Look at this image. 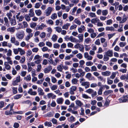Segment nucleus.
<instances>
[{"label": "nucleus", "instance_id": "nucleus-48", "mask_svg": "<svg viewBox=\"0 0 128 128\" xmlns=\"http://www.w3.org/2000/svg\"><path fill=\"white\" fill-rule=\"evenodd\" d=\"M103 87H100L98 91V93L99 95H101L102 94Z\"/></svg>", "mask_w": 128, "mask_h": 128}, {"label": "nucleus", "instance_id": "nucleus-63", "mask_svg": "<svg viewBox=\"0 0 128 128\" xmlns=\"http://www.w3.org/2000/svg\"><path fill=\"white\" fill-rule=\"evenodd\" d=\"M97 70L96 67L94 66H92L91 67V70L92 72H95Z\"/></svg>", "mask_w": 128, "mask_h": 128}, {"label": "nucleus", "instance_id": "nucleus-49", "mask_svg": "<svg viewBox=\"0 0 128 128\" xmlns=\"http://www.w3.org/2000/svg\"><path fill=\"white\" fill-rule=\"evenodd\" d=\"M22 95L21 94H18L14 96V98L15 100L21 98Z\"/></svg>", "mask_w": 128, "mask_h": 128}, {"label": "nucleus", "instance_id": "nucleus-41", "mask_svg": "<svg viewBox=\"0 0 128 128\" xmlns=\"http://www.w3.org/2000/svg\"><path fill=\"white\" fill-rule=\"evenodd\" d=\"M113 91L112 90H109L106 91L104 92V95L105 96H107L108 95L112 93Z\"/></svg>", "mask_w": 128, "mask_h": 128}, {"label": "nucleus", "instance_id": "nucleus-60", "mask_svg": "<svg viewBox=\"0 0 128 128\" xmlns=\"http://www.w3.org/2000/svg\"><path fill=\"white\" fill-rule=\"evenodd\" d=\"M46 45L50 48L52 47V43L49 41H47L46 42Z\"/></svg>", "mask_w": 128, "mask_h": 128}, {"label": "nucleus", "instance_id": "nucleus-34", "mask_svg": "<svg viewBox=\"0 0 128 128\" xmlns=\"http://www.w3.org/2000/svg\"><path fill=\"white\" fill-rule=\"evenodd\" d=\"M78 72L82 76H84L85 74V72L83 71L82 70L81 68L78 69Z\"/></svg>", "mask_w": 128, "mask_h": 128}, {"label": "nucleus", "instance_id": "nucleus-10", "mask_svg": "<svg viewBox=\"0 0 128 128\" xmlns=\"http://www.w3.org/2000/svg\"><path fill=\"white\" fill-rule=\"evenodd\" d=\"M78 37L79 39L78 42L79 43L82 42L84 40V34H80L78 35Z\"/></svg>", "mask_w": 128, "mask_h": 128}, {"label": "nucleus", "instance_id": "nucleus-3", "mask_svg": "<svg viewBox=\"0 0 128 128\" xmlns=\"http://www.w3.org/2000/svg\"><path fill=\"white\" fill-rule=\"evenodd\" d=\"M34 60H35V62L36 64H40L41 62V56L38 54H36L34 56Z\"/></svg>", "mask_w": 128, "mask_h": 128}, {"label": "nucleus", "instance_id": "nucleus-24", "mask_svg": "<svg viewBox=\"0 0 128 128\" xmlns=\"http://www.w3.org/2000/svg\"><path fill=\"white\" fill-rule=\"evenodd\" d=\"M64 100L62 98H60L57 99L56 102L58 104H62Z\"/></svg>", "mask_w": 128, "mask_h": 128}, {"label": "nucleus", "instance_id": "nucleus-37", "mask_svg": "<svg viewBox=\"0 0 128 128\" xmlns=\"http://www.w3.org/2000/svg\"><path fill=\"white\" fill-rule=\"evenodd\" d=\"M19 52H20V54L21 56L24 54L25 53V50L20 48H19Z\"/></svg>", "mask_w": 128, "mask_h": 128}, {"label": "nucleus", "instance_id": "nucleus-12", "mask_svg": "<svg viewBox=\"0 0 128 128\" xmlns=\"http://www.w3.org/2000/svg\"><path fill=\"white\" fill-rule=\"evenodd\" d=\"M102 75L104 76H108L111 74V72L109 71H106L101 72Z\"/></svg>", "mask_w": 128, "mask_h": 128}, {"label": "nucleus", "instance_id": "nucleus-43", "mask_svg": "<svg viewBox=\"0 0 128 128\" xmlns=\"http://www.w3.org/2000/svg\"><path fill=\"white\" fill-rule=\"evenodd\" d=\"M74 22L75 23L79 25H80L81 23V22L78 18L75 19Z\"/></svg>", "mask_w": 128, "mask_h": 128}, {"label": "nucleus", "instance_id": "nucleus-44", "mask_svg": "<svg viewBox=\"0 0 128 128\" xmlns=\"http://www.w3.org/2000/svg\"><path fill=\"white\" fill-rule=\"evenodd\" d=\"M7 30L8 32L12 33L14 32L15 31L14 28V27L9 28L7 29Z\"/></svg>", "mask_w": 128, "mask_h": 128}, {"label": "nucleus", "instance_id": "nucleus-57", "mask_svg": "<svg viewBox=\"0 0 128 128\" xmlns=\"http://www.w3.org/2000/svg\"><path fill=\"white\" fill-rule=\"evenodd\" d=\"M36 25V22H32L30 24V27L32 28H34Z\"/></svg>", "mask_w": 128, "mask_h": 128}, {"label": "nucleus", "instance_id": "nucleus-5", "mask_svg": "<svg viewBox=\"0 0 128 128\" xmlns=\"http://www.w3.org/2000/svg\"><path fill=\"white\" fill-rule=\"evenodd\" d=\"M116 19L118 21H119V23L120 24L124 23L127 20L126 17H123L122 18L120 16L117 17Z\"/></svg>", "mask_w": 128, "mask_h": 128}, {"label": "nucleus", "instance_id": "nucleus-29", "mask_svg": "<svg viewBox=\"0 0 128 128\" xmlns=\"http://www.w3.org/2000/svg\"><path fill=\"white\" fill-rule=\"evenodd\" d=\"M70 41L72 42H78V40L72 36H70Z\"/></svg>", "mask_w": 128, "mask_h": 128}, {"label": "nucleus", "instance_id": "nucleus-2", "mask_svg": "<svg viewBox=\"0 0 128 128\" xmlns=\"http://www.w3.org/2000/svg\"><path fill=\"white\" fill-rule=\"evenodd\" d=\"M74 47L76 49H78L81 52H84V47L82 44L77 43L74 46Z\"/></svg>", "mask_w": 128, "mask_h": 128}, {"label": "nucleus", "instance_id": "nucleus-47", "mask_svg": "<svg viewBox=\"0 0 128 128\" xmlns=\"http://www.w3.org/2000/svg\"><path fill=\"white\" fill-rule=\"evenodd\" d=\"M12 93L14 94H16L17 93V88L16 87H12Z\"/></svg>", "mask_w": 128, "mask_h": 128}, {"label": "nucleus", "instance_id": "nucleus-25", "mask_svg": "<svg viewBox=\"0 0 128 128\" xmlns=\"http://www.w3.org/2000/svg\"><path fill=\"white\" fill-rule=\"evenodd\" d=\"M38 94L39 95L42 96L44 94L43 90L40 88H38Z\"/></svg>", "mask_w": 128, "mask_h": 128}, {"label": "nucleus", "instance_id": "nucleus-21", "mask_svg": "<svg viewBox=\"0 0 128 128\" xmlns=\"http://www.w3.org/2000/svg\"><path fill=\"white\" fill-rule=\"evenodd\" d=\"M47 96L48 98H51L52 99L55 98L56 97V95L51 93L48 94H47Z\"/></svg>", "mask_w": 128, "mask_h": 128}, {"label": "nucleus", "instance_id": "nucleus-13", "mask_svg": "<svg viewBox=\"0 0 128 128\" xmlns=\"http://www.w3.org/2000/svg\"><path fill=\"white\" fill-rule=\"evenodd\" d=\"M23 25L22 26H20L19 27L16 28V29L17 30H18V29H20L21 28H27L28 26V24L27 22L25 21H24L22 22Z\"/></svg>", "mask_w": 128, "mask_h": 128}, {"label": "nucleus", "instance_id": "nucleus-42", "mask_svg": "<svg viewBox=\"0 0 128 128\" xmlns=\"http://www.w3.org/2000/svg\"><path fill=\"white\" fill-rule=\"evenodd\" d=\"M19 48H13V51L14 54H18L19 53Z\"/></svg>", "mask_w": 128, "mask_h": 128}, {"label": "nucleus", "instance_id": "nucleus-6", "mask_svg": "<svg viewBox=\"0 0 128 128\" xmlns=\"http://www.w3.org/2000/svg\"><path fill=\"white\" fill-rule=\"evenodd\" d=\"M128 95L124 96L119 98L118 100L120 103L125 102L128 100Z\"/></svg>", "mask_w": 128, "mask_h": 128}, {"label": "nucleus", "instance_id": "nucleus-56", "mask_svg": "<svg viewBox=\"0 0 128 128\" xmlns=\"http://www.w3.org/2000/svg\"><path fill=\"white\" fill-rule=\"evenodd\" d=\"M41 4V3H40L37 2L35 4L34 7L35 8H38L40 7Z\"/></svg>", "mask_w": 128, "mask_h": 128}, {"label": "nucleus", "instance_id": "nucleus-9", "mask_svg": "<svg viewBox=\"0 0 128 128\" xmlns=\"http://www.w3.org/2000/svg\"><path fill=\"white\" fill-rule=\"evenodd\" d=\"M47 27L46 24H44L42 23L41 25L38 26L36 28V30H42L44 28H46Z\"/></svg>", "mask_w": 128, "mask_h": 128}, {"label": "nucleus", "instance_id": "nucleus-40", "mask_svg": "<svg viewBox=\"0 0 128 128\" xmlns=\"http://www.w3.org/2000/svg\"><path fill=\"white\" fill-rule=\"evenodd\" d=\"M92 42V40L90 38H87L85 39L84 42L86 44H88L91 43Z\"/></svg>", "mask_w": 128, "mask_h": 128}, {"label": "nucleus", "instance_id": "nucleus-17", "mask_svg": "<svg viewBox=\"0 0 128 128\" xmlns=\"http://www.w3.org/2000/svg\"><path fill=\"white\" fill-rule=\"evenodd\" d=\"M81 85L83 86H84L85 88H89L90 86V82H84L82 83Z\"/></svg>", "mask_w": 128, "mask_h": 128}, {"label": "nucleus", "instance_id": "nucleus-26", "mask_svg": "<svg viewBox=\"0 0 128 128\" xmlns=\"http://www.w3.org/2000/svg\"><path fill=\"white\" fill-rule=\"evenodd\" d=\"M33 36V34H28L25 37V40L27 42H28L31 38Z\"/></svg>", "mask_w": 128, "mask_h": 128}, {"label": "nucleus", "instance_id": "nucleus-30", "mask_svg": "<svg viewBox=\"0 0 128 128\" xmlns=\"http://www.w3.org/2000/svg\"><path fill=\"white\" fill-rule=\"evenodd\" d=\"M57 38V36L56 34H54L52 36L51 39L52 41L54 42L56 41Z\"/></svg>", "mask_w": 128, "mask_h": 128}, {"label": "nucleus", "instance_id": "nucleus-15", "mask_svg": "<svg viewBox=\"0 0 128 128\" xmlns=\"http://www.w3.org/2000/svg\"><path fill=\"white\" fill-rule=\"evenodd\" d=\"M105 54L106 56L110 57H111L113 56V53L112 50H108V51L105 53Z\"/></svg>", "mask_w": 128, "mask_h": 128}, {"label": "nucleus", "instance_id": "nucleus-19", "mask_svg": "<svg viewBox=\"0 0 128 128\" xmlns=\"http://www.w3.org/2000/svg\"><path fill=\"white\" fill-rule=\"evenodd\" d=\"M28 93L31 95L35 96L36 95V92L34 91H33V90L32 88H30L28 91Z\"/></svg>", "mask_w": 128, "mask_h": 128}, {"label": "nucleus", "instance_id": "nucleus-4", "mask_svg": "<svg viewBox=\"0 0 128 128\" xmlns=\"http://www.w3.org/2000/svg\"><path fill=\"white\" fill-rule=\"evenodd\" d=\"M22 80L20 79V77L18 76L16 77V80L12 81V84L13 86H16L18 84V83Z\"/></svg>", "mask_w": 128, "mask_h": 128}, {"label": "nucleus", "instance_id": "nucleus-27", "mask_svg": "<svg viewBox=\"0 0 128 128\" xmlns=\"http://www.w3.org/2000/svg\"><path fill=\"white\" fill-rule=\"evenodd\" d=\"M76 104L79 107H81L83 105V103L80 100H77L75 101Z\"/></svg>", "mask_w": 128, "mask_h": 128}, {"label": "nucleus", "instance_id": "nucleus-51", "mask_svg": "<svg viewBox=\"0 0 128 128\" xmlns=\"http://www.w3.org/2000/svg\"><path fill=\"white\" fill-rule=\"evenodd\" d=\"M24 18V16L22 15L18 17H17L16 18L18 20L19 22L22 21Z\"/></svg>", "mask_w": 128, "mask_h": 128}, {"label": "nucleus", "instance_id": "nucleus-33", "mask_svg": "<svg viewBox=\"0 0 128 128\" xmlns=\"http://www.w3.org/2000/svg\"><path fill=\"white\" fill-rule=\"evenodd\" d=\"M106 30V31H114L115 30L114 28V27L112 26L109 27L108 26H106L105 28Z\"/></svg>", "mask_w": 128, "mask_h": 128}, {"label": "nucleus", "instance_id": "nucleus-7", "mask_svg": "<svg viewBox=\"0 0 128 128\" xmlns=\"http://www.w3.org/2000/svg\"><path fill=\"white\" fill-rule=\"evenodd\" d=\"M52 8L50 7H48L45 10V13L46 16H48L50 15L52 10Z\"/></svg>", "mask_w": 128, "mask_h": 128}, {"label": "nucleus", "instance_id": "nucleus-50", "mask_svg": "<svg viewBox=\"0 0 128 128\" xmlns=\"http://www.w3.org/2000/svg\"><path fill=\"white\" fill-rule=\"evenodd\" d=\"M86 4V2L84 0H83L82 2L81 7L82 8H84L85 7Z\"/></svg>", "mask_w": 128, "mask_h": 128}, {"label": "nucleus", "instance_id": "nucleus-53", "mask_svg": "<svg viewBox=\"0 0 128 128\" xmlns=\"http://www.w3.org/2000/svg\"><path fill=\"white\" fill-rule=\"evenodd\" d=\"M24 79L26 80V81H30L31 79V77L30 75L28 74L27 75L26 77L24 78Z\"/></svg>", "mask_w": 128, "mask_h": 128}, {"label": "nucleus", "instance_id": "nucleus-64", "mask_svg": "<svg viewBox=\"0 0 128 128\" xmlns=\"http://www.w3.org/2000/svg\"><path fill=\"white\" fill-rule=\"evenodd\" d=\"M53 47L55 48L58 49L60 47V45L58 43H55L53 44Z\"/></svg>", "mask_w": 128, "mask_h": 128}, {"label": "nucleus", "instance_id": "nucleus-23", "mask_svg": "<svg viewBox=\"0 0 128 128\" xmlns=\"http://www.w3.org/2000/svg\"><path fill=\"white\" fill-rule=\"evenodd\" d=\"M4 65L5 66V68L8 70H9L11 68L8 62H5L4 63Z\"/></svg>", "mask_w": 128, "mask_h": 128}, {"label": "nucleus", "instance_id": "nucleus-31", "mask_svg": "<svg viewBox=\"0 0 128 128\" xmlns=\"http://www.w3.org/2000/svg\"><path fill=\"white\" fill-rule=\"evenodd\" d=\"M70 24L69 23H66L64 24L62 27V29L67 30L68 29L69 27L70 26Z\"/></svg>", "mask_w": 128, "mask_h": 128}, {"label": "nucleus", "instance_id": "nucleus-39", "mask_svg": "<svg viewBox=\"0 0 128 128\" xmlns=\"http://www.w3.org/2000/svg\"><path fill=\"white\" fill-rule=\"evenodd\" d=\"M50 18L52 19L53 20L56 19L57 18V14L56 13H53L52 14Z\"/></svg>", "mask_w": 128, "mask_h": 128}, {"label": "nucleus", "instance_id": "nucleus-61", "mask_svg": "<svg viewBox=\"0 0 128 128\" xmlns=\"http://www.w3.org/2000/svg\"><path fill=\"white\" fill-rule=\"evenodd\" d=\"M48 62L50 64H53L54 66L56 65V63H55V62H54L52 58L50 59V60H48Z\"/></svg>", "mask_w": 128, "mask_h": 128}, {"label": "nucleus", "instance_id": "nucleus-62", "mask_svg": "<svg viewBox=\"0 0 128 128\" xmlns=\"http://www.w3.org/2000/svg\"><path fill=\"white\" fill-rule=\"evenodd\" d=\"M25 57L24 56H23L21 58V59L20 60V63L23 64L25 62Z\"/></svg>", "mask_w": 128, "mask_h": 128}, {"label": "nucleus", "instance_id": "nucleus-58", "mask_svg": "<svg viewBox=\"0 0 128 128\" xmlns=\"http://www.w3.org/2000/svg\"><path fill=\"white\" fill-rule=\"evenodd\" d=\"M92 76V74L90 72L87 73L86 76V77L87 79L90 80V78Z\"/></svg>", "mask_w": 128, "mask_h": 128}, {"label": "nucleus", "instance_id": "nucleus-11", "mask_svg": "<svg viewBox=\"0 0 128 128\" xmlns=\"http://www.w3.org/2000/svg\"><path fill=\"white\" fill-rule=\"evenodd\" d=\"M14 11L13 10H10L6 14V16L8 17V19L10 20L11 19V17L12 16V13H14Z\"/></svg>", "mask_w": 128, "mask_h": 128}, {"label": "nucleus", "instance_id": "nucleus-46", "mask_svg": "<svg viewBox=\"0 0 128 128\" xmlns=\"http://www.w3.org/2000/svg\"><path fill=\"white\" fill-rule=\"evenodd\" d=\"M44 125L45 126L48 127H51L52 126V124L50 122H46L44 123Z\"/></svg>", "mask_w": 128, "mask_h": 128}, {"label": "nucleus", "instance_id": "nucleus-38", "mask_svg": "<svg viewBox=\"0 0 128 128\" xmlns=\"http://www.w3.org/2000/svg\"><path fill=\"white\" fill-rule=\"evenodd\" d=\"M54 28L55 30L58 33H60L62 30L61 28L59 26H57L54 27Z\"/></svg>", "mask_w": 128, "mask_h": 128}, {"label": "nucleus", "instance_id": "nucleus-18", "mask_svg": "<svg viewBox=\"0 0 128 128\" xmlns=\"http://www.w3.org/2000/svg\"><path fill=\"white\" fill-rule=\"evenodd\" d=\"M120 79L122 80H125L126 81H127L128 82V74L125 75H122L120 77Z\"/></svg>", "mask_w": 128, "mask_h": 128}, {"label": "nucleus", "instance_id": "nucleus-35", "mask_svg": "<svg viewBox=\"0 0 128 128\" xmlns=\"http://www.w3.org/2000/svg\"><path fill=\"white\" fill-rule=\"evenodd\" d=\"M35 13L38 16H41L42 14L41 10H35Z\"/></svg>", "mask_w": 128, "mask_h": 128}, {"label": "nucleus", "instance_id": "nucleus-52", "mask_svg": "<svg viewBox=\"0 0 128 128\" xmlns=\"http://www.w3.org/2000/svg\"><path fill=\"white\" fill-rule=\"evenodd\" d=\"M102 14L103 15L106 16L108 14V10H105L102 11Z\"/></svg>", "mask_w": 128, "mask_h": 128}, {"label": "nucleus", "instance_id": "nucleus-55", "mask_svg": "<svg viewBox=\"0 0 128 128\" xmlns=\"http://www.w3.org/2000/svg\"><path fill=\"white\" fill-rule=\"evenodd\" d=\"M32 30L30 28H27L26 29V32L28 34H33L32 33Z\"/></svg>", "mask_w": 128, "mask_h": 128}, {"label": "nucleus", "instance_id": "nucleus-14", "mask_svg": "<svg viewBox=\"0 0 128 128\" xmlns=\"http://www.w3.org/2000/svg\"><path fill=\"white\" fill-rule=\"evenodd\" d=\"M76 87L75 86H73L71 87L69 92L70 94L72 95L74 94V92L76 90Z\"/></svg>", "mask_w": 128, "mask_h": 128}, {"label": "nucleus", "instance_id": "nucleus-1", "mask_svg": "<svg viewBox=\"0 0 128 128\" xmlns=\"http://www.w3.org/2000/svg\"><path fill=\"white\" fill-rule=\"evenodd\" d=\"M24 32L22 30L19 31L16 34V38L20 40H22L24 38Z\"/></svg>", "mask_w": 128, "mask_h": 128}, {"label": "nucleus", "instance_id": "nucleus-8", "mask_svg": "<svg viewBox=\"0 0 128 128\" xmlns=\"http://www.w3.org/2000/svg\"><path fill=\"white\" fill-rule=\"evenodd\" d=\"M84 58L88 60H91L92 58V57L87 52H85L84 54Z\"/></svg>", "mask_w": 128, "mask_h": 128}, {"label": "nucleus", "instance_id": "nucleus-36", "mask_svg": "<svg viewBox=\"0 0 128 128\" xmlns=\"http://www.w3.org/2000/svg\"><path fill=\"white\" fill-rule=\"evenodd\" d=\"M30 17V16L28 14H26L24 16L26 20L28 22H29L30 20L31 19Z\"/></svg>", "mask_w": 128, "mask_h": 128}, {"label": "nucleus", "instance_id": "nucleus-45", "mask_svg": "<svg viewBox=\"0 0 128 128\" xmlns=\"http://www.w3.org/2000/svg\"><path fill=\"white\" fill-rule=\"evenodd\" d=\"M118 73V72H112L111 75L110 76V78L112 79H114L117 73Z\"/></svg>", "mask_w": 128, "mask_h": 128}, {"label": "nucleus", "instance_id": "nucleus-32", "mask_svg": "<svg viewBox=\"0 0 128 128\" xmlns=\"http://www.w3.org/2000/svg\"><path fill=\"white\" fill-rule=\"evenodd\" d=\"M63 64H61L58 66L57 67L58 71L60 72H62L63 70Z\"/></svg>", "mask_w": 128, "mask_h": 128}, {"label": "nucleus", "instance_id": "nucleus-22", "mask_svg": "<svg viewBox=\"0 0 128 128\" xmlns=\"http://www.w3.org/2000/svg\"><path fill=\"white\" fill-rule=\"evenodd\" d=\"M85 29V27L84 26H81L78 29V32L80 33H82Z\"/></svg>", "mask_w": 128, "mask_h": 128}, {"label": "nucleus", "instance_id": "nucleus-28", "mask_svg": "<svg viewBox=\"0 0 128 128\" xmlns=\"http://www.w3.org/2000/svg\"><path fill=\"white\" fill-rule=\"evenodd\" d=\"M28 15L31 17H33L34 16V10L33 9H31L30 10Z\"/></svg>", "mask_w": 128, "mask_h": 128}, {"label": "nucleus", "instance_id": "nucleus-54", "mask_svg": "<svg viewBox=\"0 0 128 128\" xmlns=\"http://www.w3.org/2000/svg\"><path fill=\"white\" fill-rule=\"evenodd\" d=\"M6 59L8 60V63H9L10 64L12 65V62L11 60V58L9 57H7L6 58Z\"/></svg>", "mask_w": 128, "mask_h": 128}, {"label": "nucleus", "instance_id": "nucleus-16", "mask_svg": "<svg viewBox=\"0 0 128 128\" xmlns=\"http://www.w3.org/2000/svg\"><path fill=\"white\" fill-rule=\"evenodd\" d=\"M52 66H48L47 68H45L44 70V73H49L52 70Z\"/></svg>", "mask_w": 128, "mask_h": 128}, {"label": "nucleus", "instance_id": "nucleus-20", "mask_svg": "<svg viewBox=\"0 0 128 128\" xmlns=\"http://www.w3.org/2000/svg\"><path fill=\"white\" fill-rule=\"evenodd\" d=\"M100 21V20L97 18H92L91 20V23L94 24H96V23H97Z\"/></svg>", "mask_w": 128, "mask_h": 128}, {"label": "nucleus", "instance_id": "nucleus-59", "mask_svg": "<svg viewBox=\"0 0 128 128\" xmlns=\"http://www.w3.org/2000/svg\"><path fill=\"white\" fill-rule=\"evenodd\" d=\"M94 92V90L91 88H89L86 90V92L89 94H92Z\"/></svg>", "mask_w": 128, "mask_h": 128}]
</instances>
